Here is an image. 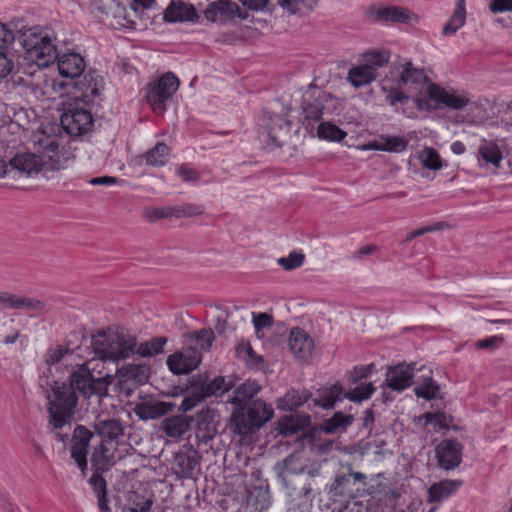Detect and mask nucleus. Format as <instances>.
<instances>
[{"label": "nucleus", "mask_w": 512, "mask_h": 512, "mask_svg": "<svg viewBox=\"0 0 512 512\" xmlns=\"http://www.w3.org/2000/svg\"><path fill=\"white\" fill-rule=\"evenodd\" d=\"M331 512H368V508L361 501L354 499L341 500L330 504Z\"/></svg>", "instance_id": "43"}, {"label": "nucleus", "mask_w": 512, "mask_h": 512, "mask_svg": "<svg viewBox=\"0 0 512 512\" xmlns=\"http://www.w3.org/2000/svg\"><path fill=\"white\" fill-rule=\"evenodd\" d=\"M426 423L432 424L435 428H444L447 426L445 423V415L442 413H427L425 414Z\"/></svg>", "instance_id": "61"}, {"label": "nucleus", "mask_w": 512, "mask_h": 512, "mask_svg": "<svg viewBox=\"0 0 512 512\" xmlns=\"http://www.w3.org/2000/svg\"><path fill=\"white\" fill-rule=\"evenodd\" d=\"M378 21L403 23L409 19L411 12L398 6H381L372 11Z\"/></svg>", "instance_id": "25"}, {"label": "nucleus", "mask_w": 512, "mask_h": 512, "mask_svg": "<svg viewBox=\"0 0 512 512\" xmlns=\"http://www.w3.org/2000/svg\"><path fill=\"white\" fill-rule=\"evenodd\" d=\"M175 212L176 217H192L203 214L204 209L201 205L187 203L175 206Z\"/></svg>", "instance_id": "51"}, {"label": "nucleus", "mask_w": 512, "mask_h": 512, "mask_svg": "<svg viewBox=\"0 0 512 512\" xmlns=\"http://www.w3.org/2000/svg\"><path fill=\"white\" fill-rule=\"evenodd\" d=\"M175 463L183 477H191L198 466V461L187 454H179L175 458Z\"/></svg>", "instance_id": "45"}, {"label": "nucleus", "mask_w": 512, "mask_h": 512, "mask_svg": "<svg viewBox=\"0 0 512 512\" xmlns=\"http://www.w3.org/2000/svg\"><path fill=\"white\" fill-rule=\"evenodd\" d=\"M365 64L371 65L374 72L379 67L386 65L390 60V53L386 50L383 51H369L364 55Z\"/></svg>", "instance_id": "47"}, {"label": "nucleus", "mask_w": 512, "mask_h": 512, "mask_svg": "<svg viewBox=\"0 0 512 512\" xmlns=\"http://www.w3.org/2000/svg\"><path fill=\"white\" fill-rule=\"evenodd\" d=\"M22 45L28 58L39 67H48L58 57L51 30L31 27L22 34Z\"/></svg>", "instance_id": "5"}, {"label": "nucleus", "mask_w": 512, "mask_h": 512, "mask_svg": "<svg viewBox=\"0 0 512 512\" xmlns=\"http://www.w3.org/2000/svg\"><path fill=\"white\" fill-rule=\"evenodd\" d=\"M419 159L422 165L430 170H439L442 167L439 153L433 148H425L421 151Z\"/></svg>", "instance_id": "44"}, {"label": "nucleus", "mask_w": 512, "mask_h": 512, "mask_svg": "<svg viewBox=\"0 0 512 512\" xmlns=\"http://www.w3.org/2000/svg\"><path fill=\"white\" fill-rule=\"evenodd\" d=\"M96 433L106 441H120L125 434V426L122 422L115 418H103L98 416L93 425Z\"/></svg>", "instance_id": "18"}, {"label": "nucleus", "mask_w": 512, "mask_h": 512, "mask_svg": "<svg viewBox=\"0 0 512 512\" xmlns=\"http://www.w3.org/2000/svg\"><path fill=\"white\" fill-rule=\"evenodd\" d=\"M34 143L39 148L38 153L16 154L9 161L11 169L30 176L41 171L64 168V161L59 156V144L55 136L40 134L36 136Z\"/></svg>", "instance_id": "3"}, {"label": "nucleus", "mask_w": 512, "mask_h": 512, "mask_svg": "<svg viewBox=\"0 0 512 512\" xmlns=\"http://www.w3.org/2000/svg\"><path fill=\"white\" fill-rule=\"evenodd\" d=\"M176 174L185 182H195L199 178L198 172L188 165L179 166L176 169Z\"/></svg>", "instance_id": "55"}, {"label": "nucleus", "mask_w": 512, "mask_h": 512, "mask_svg": "<svg viewBox=\"0 0 512 512\" xmlns=\"http://www.w3.org/2000/svg\"><path fill=\"white\" fill-rule=\"evenodd\" d=\"M462 485L461 481L443 480L433 484L428 490L429 501L440 502L454 494Z\"/></svg>", "instance_id": "27"}, {"label": "nucleus", "mask_w": 512, "mask_h": 512, "mask_svg": "<svg viewBox=\"0 0 512 512\" xmlns=\"http://www.w3.org/2000/svg\"><path fill=\"white\" fill-rule=\"evenodd\" d=\"M288 345L291 353L301 361L308 360L314 351V340L301 328H293L289 334Z\"/></svg>", "instance_id": "16"}, {"label": "nucleus", "mask_w": 512, "mask_h": 512, "mask_svg": "<svg viewBox=\"0 0 512 512\" xmlns=\"http://www.w3.org/2000/svg\"><path fill=\"white\" fill-rule=\"evenodd\" d=\"M375 390L376 388L373 383L361 384L350 391L347 398L352 401H362L370 398Z\"/></svg>", "instance_id": "48"}, {"label": "nucleus", "mask_w": 512, "mask_h": 512, "mask_svg": "<svg viewBox=\"0 0 512 512\" xmlns=\"http://www.w3.org/2000/svg\"><path fill=\"white\" fill-rule=\"evenodd\" d=\"M353 422V416L336 412L323 423V431L328 434L343 433Z\"/></svg>", "instance_id": "35"}, {"label": "nucleus", "mask_w": 512, "mask_h": 512, "mask_svg": "<svg viewBox=\"0 0 512 512\" xmlns=\"http://www.w3.org/2000/svg\"><path fill=\"white\" fill-rule=\"evenodd\" d=\"M478 156L487 164L490 163L496 168L500 167L502 153L497 144L493 142H485L479 147Z\"/></svg>", "instance_id": "38"}, {"label": "nucleus", "mask_w": 512, "mask_h": 512, "mask_svg": "<svg viewBox=\"0 0 512 512\" xmlns=\"http://www.w3.org/2000/svg\"><path fill=\"white\" fill-rule=\"evenodd\" d=\"M427 97L437 107H447L452 110L461 111L471 103V96L468 92L458 90H447L436 84H430L427 89Z\"/></svg>", "instance_id": "9"}, {"label": "nucleus", "mask_w": 512, "mask_h": 512, "mask_svg": "<svg viewBox=\"0 0 512 512\" xmlns=\"http://www.w3.org/2000/svg\"><path fill=\"white\" fill-rule=\"evenodd\" d=\"M56 60L60 75L71 80L80 78L86 68V62L79 53L58 54Z\"/></svg>", "instance_id": "17"}, {"label": "nucleus", "mask_w": 512, "mask_h": 512, "mask_svg": "<svg viewBox=\"0 0 512 512\" xmlns=\"http://www.w3.org/2000/svg\"><path fill=\"white\" fill-rule=\"evenodd\" d=\"M343 389L339 384H334L330 388L318 390V397L313 399L314 407L324 409L333 408L335 403L342 399Z\"/></svg>", "instance_id": "28"}, {"label": "nucleus", "mask_w": 512, "mask_h": 512, "mask_svg": "<svg viewBox=\"0 0 512 512\" xmlns=\"http://www.w3.org/2000/svg\"><path fill=\"white\" fill-rule=\"evenodd\" d=\"M174 406L170 402L150 399L136 404L134 412L141 420L157 419L171 412Z\"/></svg>", "instance_id": "19"}, {"label": "nucleus", "mask_w": 512, "mask_h": 512, "mask_svg": "<svg viewBox=\"0 0 512 512\" xmlns=\"http://www.w3.org/2000/svg\"><path fill=\"white\" fill-rule=\"evenodd\" d=\"M415 363L398 364L391 366L386 372L387 386L397 392H401L413 384Z\"/></svg>", "instance_id": "13"}, {"label": "nucleus", "mask_w": 512, "mask_h": 512, "mask_svg": "<svg viewBox=\"0 0 512 512\" xmlns=\"http://www.w3.org/2000/svg\"><path fill=\"white\" fill-rule=\"evenodd\" d=\"M17 294H13L6 291H0V305L4 308L15 309L16 308Z\"/></svg>", "instance_id": "62"}, {"label": "nucleus", "mask_w": 512, "mask_h": 512, "mask_svg": "<svg viewBox=\"0 0 512 512\" xmlns=\"http://www.w3.org/2000/svg\"><path fill=\"white\" fill-rule=\"evenodd\" d=\"M252 320L258 337L263 328L271 327L273 324V317L268 313H252Z\"/></svg>", "instance_id": "52"}, {"label": "nucleus", "mask_w": 512, "mask_h": 512, "mask_svg": "<svg viewBox=\"0 0 512 512\" xmlns=\"http://www.w3.org/2000/svg\"><path fill=\"white\" fill-rule=\"evenodd\" d=\"M170 148L163 142H158L145 154V161L150 166H163L169 160Z\"/></svg>", "instance_id": "37"}, {"label": "nucleus", "mask_w": 512, "mask_h": 512, "mask_svg": "<svg viewBox=\"0 0 512 512\" xmlns=\"http://www.w3.org/2000/svg\"><path fill=\"white\" fill-rule=\"evenodd\" d=\"M190 428V421L187 416L178 415L165 418L161 422V429L170 438L182 437Z\"/></svg>", "instance_id": "23"}, {"label": "nucleus", "mask_w": 512, "mask_h": 512, "mask_svg": "<svg viewBox=\"0 0 512 512\" xmlns=\"http://www.w3.org/2000/svg\"><path fill=\"white\" fill-rule=\"evenodd\" d=\"M316 0H279V5L289 11L292 14L297 13L300 10V5L305 7H312Z\"/></svg>", "instance_id": "53"}, {"label": "nucleus", "mask_w": 512, "mask_h": 512, "mask_svg": "<svg viewBox=\"0 0 512 512\" xmlns=\"http://www.w3.org/2000/svg\"><path fill=\"white\" fill-rule=\"evenodd\" d=\"M93 124L92 115L84 108H68L61 116V125L70 135L87 133Z\"/></svg>", "instance_id": "10"}, {"label": "nucleus", "mask_w": 512, "mask_h": 512, "mask_svg": "<svg viewBox=\"0 0 512 512\" xmlns=\"http://www.w3.org/2000/svg\"><path fill=\"white\" fill-rule=\"evenodd\" d=\"M179 84V79L172 72L149 84L146 99L155 113L162 114L166 110V102L178 90Z\"/></svg>", "instance_id": "7"}, {"label": "nucleus", "mask_w": 512, "mask_h": 512, "mask_svg": "<svg viewBox=\"0 0 512 512\" xmlns=\"http://www.w3.org/2000/svg\"><path fill=\"white\" fill-rule=\"evenodd\" d=\"M310 424L309 416L289 415L279 423L280 433L283 435H293Z\"/></svg>", "instance_id": "34"}, {"label": "nucleus", "mask_w": 512, "mask_h": 512, "mask_svg": "<svg viewBox=\"0 0 512 512\" xmlns=\"http://www.w3.org/2000/svg\"><path fill=\"white\" fill-rule=\"evenodd\" d=\"M502 341H503V338L501 336H491V337H488V338H485V339L478 340L475 343V346L478 349H494Z\"/></svg>", "instance_id": "60"}, {"label": "nucleus", "mask_w": 512, "mask_h": 512, "mask_svg": "<svg viewBox=\"0 0 512 512\" xmlns=\"http://www.w3.org/2000/svg\"><path fill=\"white\" fill-rule=\"evenodd\" d=\"M274 470L278 478L283 481L288 475H297L305 472V465L299 454L293 453L287 456L282 462H278Z\"/></svg>", "instance_id": "24"}, {"label": "nucleus", "mask_w": 512, "mask_h": 512, "mask_svg": "<svg viewBox=\"0 0 512 512\" xmlns=\"http://www.w3.org/2000/svg\"><path fill=\"white\" fill-rule=\"evenodd\" d=\"M90 483L93 487L96 496H101L107 494V484L105 479L97 474L92 475L90 478Z\"/></svg>", "instance_id": "57"}, {"label": "nucleus", "mask_w": 512, "mask_h": 512, "mask_svg": "<svg viewBox=\"0 0 512 512\" xmlns=\"http://www.w3.org/2000/svg\"><path fill=\"white\" fill-rule=\"evenodd\" d=\"M317 135L321 139L341 141L346 137V132L331 122H322L318 125Z\"/></svg>", "instance_id": "41"}, {"label": "nucleus", "mask_w": 512, "mask_h": 512, "mask_svg": "<svg viewBox=\"0 0 512 512\" xmlns=\"http://www.w3.org/2000/svg\"><path fill=\"white\" fill-rule=\"evenodd\" d=\"M375 79L376 72H374L371 65H358L352 67L348 72V80L354 87L368 85Z\"/></svg>", "instance_id": "29"}, {"label": "nucleus", "mask_w": 512, "mask_h": 512, "mask_svg": "<svg viewBox=\"0 0 512 512\" xmlns=\"http://www.w3.org/2000/svg\"><path fill=\"white\" fill-rule=\"evenodd\" d=\"M419 371H423L426 373L422 375L423 379L414 388L415 395L419 398H423L426 400L435 399L439 391V386L431 377L432 371L426 368L425 366H421L419 368Z\"/></svg>", "instance_id": "26"}, {"label": "nucleus", "mask_w": 512, "mask_h": 512, "mask_svg": "<svg viewBox=\"0 0 512 512\" xmlns=\"http://www.w3.org/2000/svg\"><path fill=\"white\" fill-rule=\"evenodd\" d=\"M432 84L424 69L416 67L409 60L393 62L390 66L387 80L382 84L385 100L392 106L405 103L410 98L409 93L427 95L428 86Z\"/></svg>", "instance_id": "2"}, {"label": "nucleus", "mask_w": 512, "mask_h": 512, "mask_svg": "<svg viewBox=\"0 0 512 512\" xmlns=\"http://www.w3.org/2000/svg\"><path fill=\"white\" fill-rule=\"evenodd\" d=\"M489 9L494 14L512 12V0H491Z\"/></svg>", "instance_id": "56"}, {"label": "nucleus", "mask_w": 512, "mask_h": 512, "mask_svg": "<svg viewBox=\"0 0 512 512\" xmlns=\"http://www.w3.org/2000/svg\"><path fill=\"white\" fill-rule=\"evenodd\" d=\"M305 256L302 253L291 252L287 257L278 259V264L285 270H293L300 267L304 262Z\"/></svg>", "instance_id": "49"}, {"label": "nucleus", "mask_w": 512, "mask_h": 512, "mask_svg": "<svg viewBox=\"0 0 512 512\" xmlns=\"http://www.w3.org/2000/svg\"><path fill=\"white\" fill-rule=\"evenodd\" d=\"M383 146L385 151L388 152H402L407 147V142L398 136L384 137L382 138Z\"/></svg>", "instance_id": "50"}, {"label": "nucleus", "mask_w": 512, "mask_h": 512, "mask_svg": "<svg viewBox=\"0 0 512 512\" xmlns=\"http://www.w3.org/2000/svg\"><path fill=\"white\" fill-rule=\"evenodd\" d=\"M115 447L112 442L103 440L102 443L96 447L91 456L92 465L98 470H105L115 462Z\"/></svg>", "instance_id": "22"}, {"label": "nucleus", "mask_w": 512, "mask_h": 512, "mask_svg": "<svg viewBox=\"0 0 512 512\" xmlns=\"http://www.w3.org/2000/svg\"><path fill=\"white\" fill-rule=\"evenodd\" d=\"M65 351L62 348L51 349L45 355V362L49 365L58 363L64 356Z\"/></svg>", "instance_id": "64"}, {"label": "nucleus", "mask_w": 512, "mask_h": 512, "mask_svg": "<svg viewBox=\"0 0 512 512\" xmlns=\"http://www.w3.org/2000/svg\"><path fill=\"white\" fill-rule=\"evenodd\" d=\"M449 21L453 23L459 29L465 24L466 21V10L465 8H455Z\"/></svg>", "instance_id": "63"}, {"label": "nucleus", "mask_w": 512, "mask_h": 512, "mask_svg": "<svg viewBox=\"0 0 512 512\" xmlns=\"http://www.w3.org/2000/svg\"><path fill=\"white\" fill-rule=\"evenodd\" d=\"M197 19L194 6L182 1H172L164 11V20L169 23L194 22Z\"/></svg>", "instance_id": "20"}, {"label": "nucleus", "mask_w": 512, "mask_h": 512, "mask_svg": "<svg viewBox=\"0 0 512 512\" xmlns=\"http://www.w3.org/2000/svg\"><path fill=\"white\" fill-rule=\"evenodd\" d=\"M236 354L250 368H258L264 363L263 357L253 350L248 341L243 340L237 345Z\"/></svg>", "instance_id": "36"}, {"label": "nucleus", "mask_w": 512, "mask_h": 512, "mask_svg": "<svg viewBox=\"0 0 512 512\" xmlns=\"http://www.w3.org/2000/svg\"><path fill=\"white\" fill-rule=\"evenodd\" d=\"M72 80L74 81V88L86 97L98 96L103 82L102 78L94 71H89L86 74H82L80 78Z\"/></svg>", "instance_id": "21"}, {"label": "nucleus", "mask_w": 512, "mask_h": 512, "mask_svg": "<svg viewBox=\"0 0 512 512\" xmlns=\"http://www.w3.org/2000/svg\"><path fill=\"white\" fill-rule=\"evenodd\" d=\"M91 347L99 359L118 361L134 353L137 341L135 336L123 329H108L92 337Z\"/></svg>", "instance_id": "4"}, {"label": "nucleus", "mask_w": 512, "mask_h": 512, "mask_svg": "<svg viewBox=\"0 0 512 512\" xmlns=\"http://www.w3.org/2000/svg\"><path fill=\"white\" fill-rule=\"evenodd\" d=\"M440 467L451 470L459 466L462 459V445L454 439L441 441L435 449Z\"/></svg>", "instance_id": "12"}, {"label": "nucleus", "mask_w": 512, "mask_h": 512, "mask_svg": "<svg viewBox=\"0 0 512 512\" xmlns=\"http://www.w3.org/2000/svg\"><path fill=\"white\" fill-rule=\"evenodd\" d=\"M153 503V496L146 497L138 492H131L128 497L130 512H149Z\"/></svg>", "instance_id": "40"}, {"label": "nucleus", "mask_w": 512, "mask_h": 512, "mask_svg": "<svg viewBox=\"0 0 512 512\" xmlns=\"http://www.w3.org/2000/svg\"><path fill=\"white\" fill-rule=\"evenodd\" d=\"M290 128L291 126L288 121L280 116H276L272 119L271 126L268 129V137L275 146L281 147Z\"/></svg>", "instance_id": "31"}, {"label": "nucleus", "mask_w": 512, "mask_h": 512, "mask_svg": "<svg viewBox=\"0 0 512 512\" xmlns=\"http://www.w3.org/2000/svg\"><path fill=\"white\" fill-rule=\"evenodd\" d=\"M186 338L187 341L193 345L189 349L200 350L202 352L209 351L215 340L213 330L206 328L191 332L186 335Z\"/></svg>", "instance_id": "30"}, {"label": "nucleus", "mask_w": 512, "mask_h": 512, "mask_svg": "<svg viewBox=\"0 0 512 512\" xmlns=\"http://www.w3.org/2000/svg\"><path fill=\"white\" fill-rule=\"evenodd\" d=\"M109 384L108 376L95 378L82 365L70 375L69 382L53 381L49 384L50 389L46 391L47 427L59 442L65 443L72 436L71 457L82 471L87 469L88 447L93 434L83 425H77L72 430L78 404L77 393L85 398L94 395L102 398L107 395Z\"/></svg>", "instance_id": "1"}, {"label": "nucleus", "mask_w": 512, "mask_h": 512, "mask_svg": "<svg viewBox=\"0 0 512 512\" xmlns=\"http://www.w3.org/2000/svg\"><path fill=\"white\" fill-rule=\"evenodd\" d=\"M15 40V33L7 25L0 22V51L7 49Z\"/></svg>", "instance_id": "54"}, {"label": "nucleus", "mask_w": 512, "mask_h": 512, "mask_svg": "<svg viewBox=\"0 0 512 512\" xmlns=\"http://www.w3.org/2000/svg\"><path fill=\"white\" fill-rule=\"evenodd\" d=\"M366 476L360 472L337 473L328 490L330 504L341 500L354 499L364 486Z\"/></svg>", "instance_id": "8"}, {"label": "nucleus", "mask_w": 512, "mask_h": 512, "mask_svg": "<svg viewBox=\"0 0 512 512\" xmlns=\"http://www.w3.org/2000/svg\"><path fill=\"white\" fill-rule=\"evenodd\" d=\"M325 94L321 91H307L303 95L302 113L307 126L320 121L323 115Z\"/></svg>", "instance_id": "15"}, {"label": "nucleus", "mask_w": 512, "mask_h": 512, "mask_svg": "<svg viewBox=\"0 0 512 512\" xmlns=\"http://www.w3.org/2000/svg\"><path fill=\"white\" fill-rule=\"evenodd\" d=\"M166 343V337H155L149 341L141 343L137 349L135 348V351L142 357H151L163 352Z\"/></svg>", "instance_id": "39"}, {"label": "nucleus", "mask_w": 512, "mask_h": 512, "mask_svg": "<svg viewBox=\"0 0 512 512\" xmlns=\"http://www.w3.org/2000/svg\"><path fill=\"white\" fill-rule=\"evenodd\" d=\"M273 415V408L258 399L247 406L236 407L231 415L229 427L235 434L246 436L263 426Z\"/></svg>", "instance_id": "6"}, {"label": "nucleus", "mask_w": 512, "mask_h": 512, "mask_svg": "<svg viewBox=\"0 0 512 512\" xmlns=\"http://www.w3.org/2000/svg\"><path fill=\"white\" fill-rule=\"evenodd\" d=\"M228 390L224 377H215L212 381L202 386L200 399L211 397L213 395L222 394Z\"/></svg>", "instance_id": "42"}, {"label": "nucleus", "mask_w": 512, "mask_h": 512, "mask_svg": "<svg viewBox=\"0 0 512 512\" xmlns=\"http://www.w3.org/2000/svg\"><path fill=\"white\" fill-rule=\"evenodd\" d=\"M200 362V353L195 349L175 352L167 358L168 368L176 375L188 374L196 369Z\"/></svg>", "instance_id": "14"}, {"label": "nucleus", "mask_w": 512, "mask_h": 512, "mask_svg": "<svg viewBox=\"0 0 512 512\" xmlns=\"http://www.w3.org/2000/svg\"><path fill=\"white\" fill-rule=\"evenodd\" d=\"M260 389L261 387L255 381H246L235 390V395L229 402L236 407H242L244 406V402L257 395Z\"/></svg>", "instance_id": "33"}, {"label": "nucleus", "mask_w": 512, "mask_h": 512, "mask_svg": "<svg viewBox=\"0 0 512 512\" xmlns=\"http://www.w3.org/2000/svg\"><path fill=\"white\" fill-rule=\"evenodd\" d=\"M45 306V302L40 299L17 295L15 309H25L27 311L39 313L44 310Z\"/></svg>", "instance_id": "46"}, {"label": "nucleus", "mask_w": 512, "mask_h": 512, "mask_svg": "<svg viewBox=\"0 0 512 512\" xmlns=\"http://www.w3.org/2000/svg\"><path fill=\"white\" fill-rule=\"evenodd\" d=\"M172 216L176 217L175 206L174 207L167 206V207L155 208L151 212L150 220L154 221V220L168 218V217H172Z\"/></svg>", "instance_id": "59"}, {"label": "nucleus", "mask_w": 512, "mask_h": 512, "mask_svg": "<svg viewBox=\"0 0 512 512\" xmlns=\"http://www.w3.org/2000/svg\"><path fill=\"white\" fill-rule=\"evenodd\" d=\"M204 15L207 20L219 23H224L236 17L245 19L247 16L246 12H244L236 2L231 0H216L211 2L204 11Z\"/></svg>", "instance_id": "11"}, {"label": "nucleus", "mask_w": 512, "mask_h": 512, "mask_svg": "<svg viewBox=\"0 0 512 512\" xmlns=\"http://www.w3.org/2000/svg\"><path fill=\"white\" fill-rule=\"evenodd\" d=\"M13 69V62L5 52L0 51V81L6 78Z\"/></svg>", "instance_id": "58"}, {"label": "nucleus", "mask_w": 512, "mask_h": 512, "mask_svg": "<svg viewBox=\"0 0 512 512\" xmlns=\"http://www.w3.org/2000/svg\"><path fill=\"white\" fill-rule=\"evenodd\" d=\"M310 396L311 394L307 391L299 392L292 389L278 400L277 407L281 410L292 411L307 402Z\"/></svg>", "instance_id": "32"}]
</instances>
